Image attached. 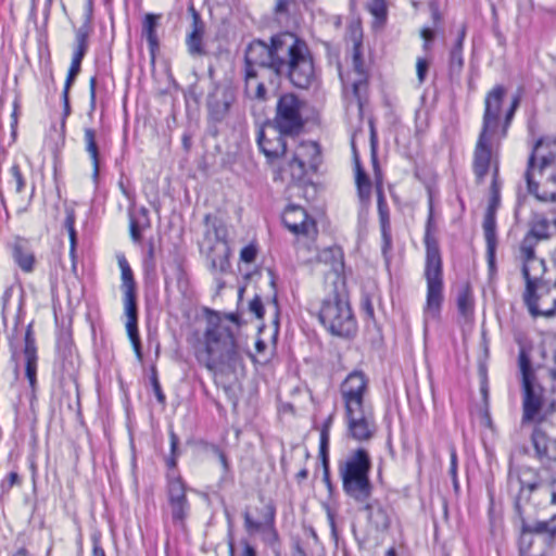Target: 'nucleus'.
Masks as SVG:
<instances>
[{
    "instance_id": "10",
    "label": "nucleus",
    "mask_w": 556,
    "mask_h": 556,
    "mask_svg": "<svg viewBox=\"0 0 556 556\" xmlns=\"http://www.w3.org/2000/svg\"><path fill=\"white\" fill-rule=\"evenodd\" d=\"M318 318L329 332L338 337H350L356 329L349 302L337 291L323 300Z\"/></svg>"
},
{
    "instance_id": "30",
    "label": "nucleus",
    "mask_w": 556,
    "mask_h": 556,
    "mask_svg": "<svg viewBox=\"0 0 556 556\" xmlns=\"http://www.w3.org/2000/svg\"><path fill=\"white\" fill-rule=\"evenodd\" d=\"M191 27L192 29L186 39L188 52L192 56H202L205 53L203 46L204 27L197 13L193 14V22Z\"/></svg>"
},
{
    "instance_id": "47",
    "label": "nucleus",
    "mask_w": 556,
    "mask_h": 556,
    "mask_svg": "<svg viewBox=\"0 0 556 556\" xmlns=\"http://www.w3.org/2000/svg\"><path fill=\"white\" fill-rule=\"evenodd\" d=\"M21 483V477L17 472L11 471L1 483L2 492H8L13 485Z\"/></svg>"
},
{
    "instance_id": "56",
    "label": "nucleus",
    "mask_w": 556,
    "mask_h": 556,
    "mask_svg": "<svg viewBox=\"0 0 556 556\" xmlns=\"http://www.w3.org/2000/svg\"><path fill=\"white\" fill-rule=\"evenodd\" d=\"M28 467L30 470V479L33 483V492H35V453L30 452L27 456Z\"/></svg>"
},
{
    "instance_id": "60",
    "label": "nucleus",
    "mask_w": 556,
    "mask_h": 556,
    "mask_svg": "<svg viewBox=\"0 0 556 556\" xmlns=\"http://www.w3.org/2000/svg\"><path fill=\"white\" fill-rule=\"evenodd\" d=\"M29 431L30 434L28 445L33 451H35V420L30 422Z\"/></svg>"
},
{
    "instance_id": "49",
    "label": "nucleus",
    "mask_w": 556,
    "mask_h": 556,
    "mask_svg": "<svg viewBox=\"0 0 556 556\" xmlns=\"http://www.w3.org/2000/svg\"><path fill=\"white\" fill-rule=\"evenodd\" d=\"M428 61L426 59L419 58L416 62V71H417V77L420 84L425 81L427 72H428Z\"/></svg>"
},
{
    "instance_id": "5",
    "label": "nucleus",
    "mask_w": 556,
    "mask_h": 556,
    "mask_svg": "<svg viewBox=\"0 0 556 556\" xmlns=\"http://www.w3.org/2000/svg\"><path fill=\"white\" fill-rule=\"evenodd\" d=\"M508 490L514 496V506L518 516L527 517L536 511L538 506L551 496V503L556 505V480L544 484L539 472L523 467L509 471Z\"/></svg>"
},
{
    "instance_id": "29",
    "label": "nucleus",
    "mask_w": 556,
    "mask_h": 556,
    "mask_svg": "<svg viewBox=\"0 0 556 556\" xmlns=\"http://www.w3.org/2000/svg\"><path fill=\"white\" fill-rule=\"evenodd\" d=\"M10 247L12 257L16 265L25 273L33 271L35 255L33 253L30 241L22 237H16Z\"/></svg>"
},
{
    "instance_id": "52",
    "label": "nucleus",
    "mask_w": 556,
    "mask_h": 556,
    "mask_svg": "<svg viewBox=\"0 0 556 556\" xmlns=\"http://www.w3.org/2000/svg\"><path fill=\"white\" fill-rule=\"evenodd\" d=\"M256 256V249L253 245L244 247L240 252L241 261L245 263H252Z\"/></svg>"
},
{
    "instance_id": "38",
    "label": "nucleus",
    "mask_w": 556,
    "mask_h": 556,
    "mask_svg": "<svg viewBox=\"0 0 556 556\" xmlns=\"http://www.w3.org/2000/svg\"><path fill=\"white\" fill-rule=\"evenodd\" d=\"M118 266L122 271V290L124 293L136 292V283L134 280L131 268L124 255L117 257Z\"/></svg>"
},
{
    "instance_id": "36",
    "label": "nucleus",
    "mask_w": 556,
    "mask_h": 556,
    "mask_svg": "<svg viewBox=\"0 0 556 556\" xmlns=\"http://www.w3.org/2000/svg\"><path fill=\"white\" fill-rule=\"evenodd\" d=\"M457 308L466 320L470 319L473 315V296L468 283H465L458 292Z\"/></svg>"
},
{
    "instance_id": "18",
    "label": "nucleus",
    "mask_w": 556,
    "mask_h": 556,
    "mask_svg": "<svg viewBox=\"0 0 556 556\" xmlns=\"http://www.w3.org/2000/svg\"><path fill=\"white\" fill-rule=\"evenodd\" d=\"M282 222L292 233L303 236L309 241L317 235L315 220L299 205H289L283 212Z\"/></svg>"
},
{
    "instance_id": "27",
    "label": "nucleus",
    "mask_w": 556,
    "mask_h": 556,
    "mask_svg": "<svg viewBox=\"0 0 556 556\" xmlns=\"http://www.w3.org/2000/svg\"><path fill=\"white\" fill-rule=\"evenodd\" d=\"M235 102V93L229 88H216L207 99V108L211 117L216 121H223L229 113L230 106Z\"/></svg>"
},
{
    "instance_id": "55",
    "label": "nucleus",
    "mask_w": 556,
    "mask_h": 556,
    "mask_svg": "<svg viewBox=\"0 0 556 556\" xmlns=\"http://www.w3.org/2000/svg\"><path fill=\"white\" fill-rule=\"evenodd\" d=\"M451 465H450V475L452 476L454 482H456V472H457V455L455 448H451Z\"/></svg>"
},
{
    "instance_id": "19",
    "label": "nucleus",
    "mask_w": 556,
    "mask_h": 556,
    "mask_svg": "<svg viewBox=\"0 0 556 556\" xmlns=\"http://www.w3.org/2000/svg\"><path fill=\"white\" fill-rule=\"evenodd\" d=\"M244 529L250 535L260 533L266 544L274 545L278 541V534L274 526L275 509L266 505L262 511V518L255 520L249 511L243 515Z\"/></svg>"
},
{
    "instance_id": "6",
    "label": "nucleus",
    "mask_w": 556,
    "mask_h": 556,
    "mask_svg": "<svg viewBox=\"0 0 556 556\" xmlns=\"http://www.w3.org/2000/svg\"><path fill=\"white\" fill-rule=\"evenodd\" d=\"M227 236L228 229L219 217L205 215L204 232L199 248L205 257L208 269L214 275H223L230 269V248Z\"/></svg>"
},
{
    "instance_id": "62",
    "label": "nucleus",
    "mask_w": 556,
    "mask_h": 556,
    "mask_svg": "<svg viewBox=\"0 0 556 556\" xmlns=\"http://www.w3.org/2000/svg\"><path fill=\"white\" fill-rule=\"evenodd\" d=\"M323 466H324V481L329 484V467H328V462H327V457L324 456L323 458Z\"/></svg>"
},
{
    "instance_id": "50",
    "label": "nucleus",
    "mask_w": 556,
    "mask_h": 556,
    "mask_svg": "<svg viewBox=\"0 0 556 556\" xmlns=\"http://www.w3.org/2000/svg\"><path fill=\"white\" fill-rule=\"evenodd\" d=\"M88 31L85 27H80L76 31V48L87 50Z\"/></svg>"
},
{
    "instance_id": "16",
    "label": "nucleus",
    "mask_w": 556,
    "mask_h": 556,
    "mask_svg": "<svg viewBox=\"0 0 556 556\" xmlns=\"http://www.w3.org/2000/svg\"><path fill=\"white\" fill-rule=\"evenodd\" d=\"M348 434L358 441L374 438L377 426L371 406L344 410Z\"/></svg>"
},
{
    "instance_id": "2",
    "label": "nucleus",
    "mask_w": 556,
    "mask_h": 556,
    "mask_svg": "<svg viewBox=\"0 0 556 556\" xmlns=\"http://www.w3.org/2000/svg\"><path fill=\"white\" fill-rule=\"evenodd\" d=\"M237 328L231 315L210 313L206 317L204 351L198 354V359L218 383L224 384L242 364L245 349L235 334Z\"/></svg>"
},
{
    "instance_id": "40",
    "label": "nucleus",
    "mask_w": 556,
    "mask_h": 556,
    "mask_svg": "<svg viewBox=\"0 0 556 556\" xmlns=\"http://www.w3.org/2000/svg\"><path fill=\"white\" fill-rule=\"evenodd\" d=\"M84 139L86 143V150L90 154L94 167V172H98L99 161H98V147L96 142V134L91 128H86L84 134Z\"/></svg>"
},
{
    "instance_id": "57",
    "label": "nucleus",
    "mask_w": 556,
    "mask_h": 556,
    "mask_svg": "<svg viewBox=\"0 0 556 556\" xmlns=\"http://www.w3.org/2000/svg\"><path fill=\"white\" fill-rule=\"evenodd\" d=\"M328 439H329V431L327 429H323L321 430V433H320V453L324 456H326V446H327V443H328Z\"/></svg>"
},
{
    "instance_id": "35",
    "label": "nucleus",
    "mask_w": 556,
    "mask_h": 556,
    "mask_svg": "<svg viewBox=\"0 0 556 556\" xmlns=\"http://www.w3.org/2000/svg\"><path fill=\"white\" fill-rule=\"evenodd\" d=\"M466 30L465 27H462L458 34L457 41L450 53V73L451 75L458 76L463 70L464 66V59H463V42L465 39Z\"/></svg>"
},
{
    "instance_id": "39",
    "label": "nucleus",
    "mask_w": 556,
    "mask_h": 556,
    "mask_svg": "<svg viewBox=\"0 0 556 556\" xmlns=\"http://www.w3.org/2000/svg\"><path fill=\"white\" fill-rule=\"evenodd\" d=\"M85 53H86L85 50L77 49V48L75 49V52H74V55L72 59V64H71L70 71H68L66 84H65V90H64L65 98L67 96L68 88L71 87L75 77L78 75V73L80 71V63H81V60H83Z\"/></svg>"
},
{
    "instance_id": "22",
    "label": "nucleus",
    "mask_w": 556,
    "mask_h": 556,
    "mask_svg": "<svg viewBox=\"0 0 556 556\" xmlns=\"http://www.w3.org/2000/svg\"><path fill=\"white\" fill-rule=\"evenodd\" d=\"M167 498L173 522L182 526L189 515L190 505L186 495V485L180 479L169 480Z\"/></svg>"
},
{
    "instance_id": "3",
    "label": "nucleus",
    "mask_w": 556,
    "mask_h": 556,
    "mask_svg": "<svg viewBox=\"0 0 556 556\" xmlns=\"http://www.w3.org/2000/svg\"><path fill=\"white\" fill-rule=\"evenodd\" d=\"M26 309L24 290L20 298L18 307L14 316L13 327L8 332L10 362L13 366L14 379L22 377L28 380L30 387L29 405L33 409L35 402V337L33 332L34 320L25 325Z\"/></svg>"
},
{
    "instance_id": "43",
    "label": "nucleus",
    "mask_w": 556,
    "mask_h": 556,
    "mask_svg": "<svg viewBox=\"0 0 556 556\" xmlns=\"http://www.w3.org/2000/svg\"><path fill=\"white\" fill-rule=\"evenodd\" d=\"M74 224H75L74 214L72 212H70V213H67V216L65 218L64 226H65V228H66V230L68 232V237H70V241H71V255H72V257L74 256L75 248H76V244H77V235H76V230H75Z\"/></svg>"
},
{
    "instance_id": "7",
    "label": "nucleus",
    "mask_w": 556,
    "mask_h": 556,
    "mask_svg": "<svg viewBox=\"0 0 556 556\" xmlns=\"http://www.w3.org/2000/svg\"><path fill=\"white\" fill-rule=\"evenodd\" d=\"M519 258L522 263V275L526 280V291L523 294L525 303L527 304L532 316L553 317L556 315V305L551 301V291L547 298L536 296V290L541 283V279L545 273V262L535 254V249L523 250L519 248ZM556 291H552L555 294Z\"/></svg>"
},
{
    "instance_id": "17",
    "label": "nucleus",
    "mask_w": 556,
    "mask_h": 556,
    "mask_svg": "<svg viewBox=\"0 0 556 556\" xmlns=\"http://www.w3.org/2000/svg\"><path fill=\"white\" fill-rule=\"evenodd\" d=\"M368 392V379L362 371H353L342 381L340 394L344 410L370 406L365 401Z\"/></svg>"
},
{
    "instance_id": "37",
    "label": "nucleus",
    "mask_w": 556,
    "mask_h": 556,
    "mask_svg": "<svg viewBox=\"0 0 556 556\" xmlns=\"http://www.w3.org/2000/svg\"><path fill=\"white\" fill-rule=\"evenodd\" d=\"M356 169V186H357V193L359 197V200L364 203L368 202L371 194V184L364 170L362 169L358 161H356L355 165Z\"/></svg>"
},
{
    "instance_id": "63",
    "label": "nucleus",
    "mask_w": 556,
    "mask_h": 556,
    "mask_svg": "<svg viewBox=\"0 0 556 556\" xmlns=\"http://www.w3.org/2000/svg\"><path fill=\"white\" fill-rule=\"evenodd\" d=\"M130 232H131V237L135 241H138L139 238H140V235H139V230H138V226L136 224V222H131V225H130Z\"/></svg>"
},
{
    "instance_id": "33",
    "label": "nucleus",
    "mask_w": 556,
    "mask_h": 556,
    "mask_svg": "<svg viewBox=\"0 0 556 556\" xmlns=\"http://www.w3.org/2000/svg\"><path fill=\"white\" fill-rule=\"evenodd\" d=\"M495 215H493L492 211L485 212L484 220H483V231L484 238L486 242V251L489 257L490 267L493 268L494 265V253L496 247V233H495Z\"/></svg>"
},
{
    "instance_id": "45",
    "label": "nucleus",
    "mask_w": 556,
    "mask_h": 556,
    "mask_svg": "<svg viewBox=\"0 0 556 556\" xmlns=\"http://www.w3.org/2000/svg\"><path fill=\"white\" fill-rule=\"evenodd\" d=\"M531 534H532V533H526V532L521 529L520 547H519L520 556H540V555H536V554H532V553L530 552V547H531V545H532V538H531Z\"/></svg>"
},
{
    "instance_id": "26",
    "label": "nucleus",
    "mask_w": 556,
    "mask_h": 556,
    "mask_svg": "<svg viewBox=\"0 0 556 556\" xmlns=\"http://www.w3.org/2000/svg\"><path fill=\"white\" fill-rule=\"evenodd\" d=\"M364 509L367 511L369 529L367 534L363 538V541L368 542L371 539L377 540L378 534L389 529L390 517L387 510L376 502L366 504Z\"/></svg>"
},
{
    "instance_id": "58",
    "label": "nucleus",
    "mask_w": 556,
    "mask_h": 556,
    "mask_svg": "<svg viewBox=\"0 0 556 556\" xmlns=\"http://www.w3.org/2000/svg\"><path fill=\"white\" fill-rule=\"evenodd\" d=\"M241 544L243 546V551L240 556H256L254 547L248 541L244 540Z\"/></svg>"
},
{
    "instance_id": "24",
    "label": "nucleus",
    "mask_w": 556,
    "mask_h": 556,
    "mask_svg": "<svg viewBox=\"0 0 556 556\" xmlns=\"http://www.w3.org/2000/svg\"><path fill=\"white\" fill-rule=\"evenodd\" d=\"M555 220L549 222L542 215H534L530 222V228L520 247L523 250L535 249L538 243L543 240H548L553 235V229L556 230Z\"/></svg>"
},
{
    "instance_id": "20",
    "label": "nucleus",
    "mask_w": 556,
    "mask_h": 556,
    "mask_svg": "<svg viewBox=\"0 0 556 556\" xmlns=\"http://www.w3.org/2000/svg\"><path fill=\"white\" fill-rule=\"evenodd\" d=\"M529 192L543 202H556V169L544 173L527 170L525 174Z\"/></svg>"
},
{
    "instance_id": "21",
    "label": "nucleus",
    "mask_w": 556,
    "mask_h": 556,
    "mask_svg": "<svg viewBox=\"0 0 556 556\" xmlns=\"http://www.w3.org/2000/svg\"><path fill=\"white\" fill-rule=\"evenodd\" d=\"M554 169H556V139H541L529 157L527 170L544 173Z\"/></svg>"
},
{
    "instance_id": "34",
    "label": "nucleus",
    "mask_w": 556,
    "mask_h": 556,
    "mask_svg": "<svg viewBox=\"0 0 556 556\" xmlns=\"http://www.w3.org/2000/svg\"><path fill=\"white\" fill-rule=\"evenodd\" d=\"M160 15L148 13L142 24V36L147 39L151 53L159 48L156 28L159 26Z\"/></svg>"
},
{
    "instance_id": "31",
    "label": "nucleus",
    "mask_w": 556,
    "mask_h": 556,
    "mask_svg": "<svg viewBox=\"0 0 556 556\" xmlns=\"http://www.w3.org/2000/svg\"><path fill=\"white\" fill-rule=\"evenodd\" d=\"M535 513L528 515L527 517L518 516L522 523V530L526 533L535 534H547L551 538L556 536V514H554L548 520H538L533 523L528 522Z\"/></svg>"
},
{
    "instance_id": "53",
    "label": "nucleus",
    "mask_w": 556,
    "mask_h": 556,
    "mask_svg": "<svg viewBox=\"0 0 556 556\" xmlns=\"http://www.w3.org/2000/svg\"><path fill=\"white\" fill-rule=\"evenodd\" d=\"M292 0H277L275 5L276 15H287Z\"/></svg>"
},
{
    "instance_id": "25",
    "label": "nucleus",
    "mask_w": 556,
    "mask_h": 556,
    "mask_svg": "<svg viewBox=\"0 0 556 556\" xmlns=\"http://www.w3.org/2000/svg\"><path fill=\"white\" fill-rule=\"evenodd\" d=\"M283 135L286 134L280 132L277 127L264 128L260 131L257 142L268 160H275L286 153L287 144Z\"/></svg>"
},
{
    "instance_id": "32",
    "label": "nucleus",
    "mask_w": 556,
    "mask_h": 556,
    "mask_svg": "<svg viewBox=\"0 0 556 556\" xmlns=\"http://www.w3.org/2000/svg\"><path fill=\"white\" fill-rule=\"evenodd\" d=\"M378 192V214L380 220L381 236L383 240V252H386L391 247V224H390V215L389 208L386 203L383 193L381 188L377 187Z\"/></svg>"
},
{
    "instance_id": "15",
    "label": "nucleus",
    "mask_w": 556,
    "mask_h": 556,
    "mask_svg": "<svg viewBox=\"0 0 556 556\" xmlns=\"http://www.w3.org/2000/svg\"><path fill=\"white\" fill-rule=\"evenodd\" d=\"M351 39L353 42L352 50V67L353 71L349 74L348 84L352 86V92L357 101V105L362 108V96L367 86V73L362 58V31L358 26L351 27Z\"/></svg>"
},
{
    "instance_id": "41",
    "label": "nucleus",
    "mask_w": 556,
    "mask_h": 556,
    "mask_svg": "<svg viewBox=\"0 0 556 556\" xmlns=\"http://www.w3.org/2000/svg\"><path fill=\"white\" fill-rule=\"evenodd\" d=\"M498 176V167L497 164H493V179L491 185V199L486 212L492 211L493 215H495L496 208L500 203V186L497 184Z\"/></svg>"
},
{
    "instance_id": "59",
    "label": "nucleus",
    "mask_w": 556,
    "mask_h": 556,
    "mask_svg": "<svg viewBox=\"0 0 556 556\" xmlns=\"http://www.w3.org/2000/svg\"><path fill=\"white\" fill-rule=\"evenodd\" d=\"M153 389H154V393H155L157 401L163 404L165 402V395L163 394L161 387L156 379L154 380Z\"/></svg>"
},
{
    "instance_id": "11",
    "label": "nucleus",
    "mask_w": 556,
    "mask_h": 556,
    "mask_svg": "<svg viewBox=\"0 0 556 556\" xmlns=\"http://www.w3.org/2000/svg\"><path fill=\"white\" fill-rule=\"evenodd\" d=\"M519 372L522 384V418L521 425H526L542 416L543 406L542 389L535 386V375L531 366L529 355L521 350L518 356Z\"/></svg>"
},
{
    "instance_id": "12",
    "label": "nucleus",
    "mask_w": 556,
    "mask_h": 556,
    "mask_svg": "<svg viewBox=\"0 0 556 556\" xmlns=\"http://www.w3.org/2000/svg\"><path fill=\"white\" fill-rule=\"evenodd\" d=\"M319 162V146L314 141H303L279 168L278 176L281 180L302 181L309 172L317 169Z\"/></svg>"
},
{
    "instance_id": "51",
    "label": "nucleus",
    "mask_w": 556,
    "mask_h": 556,
    "mask_svg": "<svg viewBox=\"0 0 556 556\" xmlns=\"http://www.w3.org/2000/svg\"><path fill=\"white\" fill-rule=\"evenodd\" d=\"M249 309L257 318L261 319L263 317L264 308H263V304H262L260 296L256 295L253 300L250 301Z\"/></svg>"
},
{
    "instance_id": "23",
    "label": "nucleus",
    "mask_w": 556,
    "mask_h": 556,
    "mask_svg": "<svg viewBox=\"0 0 556 556\" xmlns=\"http://www.w3.org/2000/svg\"><path fill=\"white\" fill-rule=\"evenodd\" d=\"M506 90L503 86H495L488 92L484 100L483 125L481 132L492 134L498 126L500 113Z\"/></svg>"
},
{
    "instance_id": "46",
    "label": "nucleus",
    "mask_w": 556,
    "mask_h": 556,
    "mask_svg": "<svg viewBox=\"0 0 556 556\" xmlns=\"http://www.w3.org/2000/svg\"><path fill=\"white\" fill-rule=\"evenodd\" d=\"M368 10L377 18L384 17L386 12H387L386 1L384 0H370V2L368 3Z\"/></svg>"
},
{
    "instance_id": "14",
    "label": "nucleus",
    "mask_w": 556,
    "mask_h": 556,
    "mask_svg": "<svg viewBox=\"0 0 556 556\" xmlns=\"http://www.w3.org/2000/svg\"><path fill=\"white\" fill-rule=\"evenodd\" d=\"M304 102L293 93L282 94L276 105L275 127L280 132L294 135L304 126Z\"/></svg>"
},
{
    "instance_id": "1",
    "label": "nucleus",
    "mask_w": 556,
    "mask_h": 556,
    "mask_svg": "<svg viewBox=\"0 0 556 556\" xmlns=\"http://www.w3.org/2000/svg\"><path fill=\"white\" fill-rule=\"evenodd\" d=\"M245 92L250 98L265 100L266 88L258 78L270 72L287 75L298 88H307L314 80L315 68L306 42L292 33L278 34L270 45L255 40L245 51Z\"/></svg>"
},
{
    "instance_id": "8",
    "label": "nucleus",
    "mask_w": 556,
    "mask_h": 556,
    "mask_svg": "<svg viewBox=\"0 0 556 556\" xmlns=\"http://www.w3.org/2000/svg\"><path fill=\"white\" fill-rule=\"evenodd\" d=\"M426 244V268L425 278L427 280V298L424 306L425 326L431 320L440 317L441 308L444 300L443 279H442V261L438 242L427 231L425 236Z\"/></svg>"
},
{
    "instance_id": "13",
    "label": "nucleus",
    "mask_w": 556,
    "mask_h": 556,
    "mask_svg": "<svg viewBox=\"0 0 556 556\" xmlns=\"http://www.w3.org/2000/svg\"><path fill=\"white\" fill-rule=\"evenodd\" d=\"M531 440L540 460L556 462V402L538 418Z\"/></svg>"
},
{
    "instance_id": "9",
    "label": "nucleus",
    "mask_w": 556,
    "mask_h": 556,
    "mask_svg": "<svg viewBox=\"0 0 556 556\" xmlns=\"http://www.w3.org/2000/svg\"><path fill=\"white\" fill-rule=\"evenodd\" d=\"M370 468V456L364 448L353 451L339 464L343 490L358 503H365L371 494Z\"/></svg>"
},
{
    "instance_id": "64",
    "label": "nucleus",
    "mask_w": 556,
    "mask_h": 556,
    "mask_svg": "<svg viewBox=\"0 0 556 556\" xmlns=\"http://www.w3.org/2000/svg\"><path fill=\"white\" fill-rule=\"evenodd\" d=\"M12 556H33L25 547H20Z\"/></svg>"
},
{
    "instance_id": "4",
    "label": "nucleus",
    "mask_w": 556,
    "mask_h": 556,
    "mask_svg": "<svg viewBox=\"0 0 556 556\" xmlns=\"http://www.w3.org/2000/svg\"><path fill=\"white\" fill-rule=\"evenodd\" d=\"M26 309L24 290L20 298L18 307L14 316L13 327L8 332L10 362L13 366L14 379L22 377L28 380L30 387L29 405L33 409L35 402V337L33 332L34 320L25 325Z\"/></svg>"
},
{
    "instance_id": "48",
    "label": "nucleus",
    "mask_w": 556,
    "mask_h": 556,
    "mask_svg": "<svg viewBox=\"0 0 556 556\" xmlns=\"http://www.w3.org/2000/svg\"><path fill=\"white\" fill-rule=\"evenodd\" d=\"M11 173H12V176L13 178L15 179V182H16V191L17 192H22L25 188V185H26V181L23 177V174L20 169V166L18 165H13L11 167Z\"/></svg>"
},
{
    "instance_id": "42",
    "label": "nucleus",
    "mask_w": 556,
    "mask_h": 556,
    "mask_svg": "<svg viewBox=\"0 0 556 556\" xmlns=\"http://www.w3.org/2000/svg\"><path fill=\"white\" fill-rule=\"evenodd\" d=\"M126 331H127L128 338L132 344V348L135 350L137 357L139 359H141L142 354H141L139 332H138V324H126Z\"/></svg>"
},
{
    "instance_id": "44",
    "label": "nucleus",
    "mask_w": 556,
    "mask_h": 556,
    "mask_svg": "<svg viewBox=\"0 0 556 556\" xmlns=\"http://www.w3.org/2000/svg\"><path fill=\"white\" fill-rule=\"evenodd\" d=\"M124 311L126 317L137 316L136 292L124 293Z\"/></svg>"
},
{
    "instance_id": "28",
    "label": "nucleus",
    "mask_w": 556,
    "mask_h": 556,
    "mask_svg": "<svg viewBox=\"0 0 556 556\" xmlns=\"http://www.w3.org/2000/svg\"><path fill=\"white\" fill-rule=\"evenodd\" d=\"M490 135L481 132L475 149L473 172L478 182H481L491 167Z\"/></svg>"
},
{
    "instance_id": "54",
    "label": "nucleus",
    "mask_w": 556,
    "mask_h": 556,
    "mask_svg": "<svg viewBox=\"0 0 556 556\" xmlns=\"http://www.w3.org/2000/svg\"><path fill=\"white\" fill-rule=\"evenodd\" d=\"M420 36L424 39V48L426 50H428L430 42L434 39V30L431 28L425 27L421 29Z\"/></svg>"
},
{
    "instance_id": "61",
    "label": "nucleus",
    "mask_w": 556,
    "mask_h": 556,
    "mask_svg": "<svg viewBox=\"0 0 556 556\" xmlns=\"http://www.w3.org/2000/svg\"><path fill=\"white\" fill-rule=\"evenodd\" d=\"M43 536H46V539H47V552L50 553L51 547H52L50 531L47 529L41 530L40 538L42 539Z\"/></svg>"
}]
</instances>
